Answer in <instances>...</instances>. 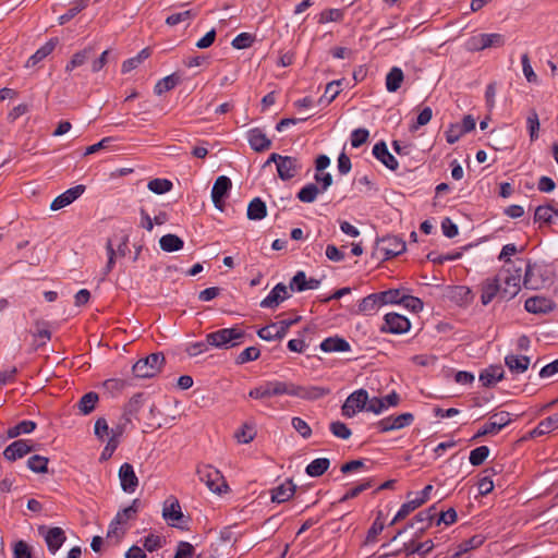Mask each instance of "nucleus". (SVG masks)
Listing matches in <instances>:
<instances>
[{
	"mask_svg": "<svg viewBox=\"0 0 558 558\" xmlns=\"http://www.w3.org/2000/svg\"><path fill=\"white\" fill-rule=\"evenodd\" d=\"M329 392L328 389L322 387L305 388L294 385L290 381L268 380L253 388L248 392V397L253 399H265L276 396L288 395L303 399H318Z\"/></svg>",
	"mask_w": 558,
	"mask_h": 558,
	"instance_id": "f257e3e1",
	"label": "nucleus"
},
{
	"mask_svg": "<svg viewBox=\"0 0 558 558\" xmlns=\"http://www.w3.org/2000/svg\"><path fill=\"white\" fill-rule=\"evenodd\" d=\"M245 333L242 329L223 328L207 335V343L218 349H230L240 344Z\"/></svg>",
	"mask_w": 558,
	"mask_h": 558,
	"instance_id": "f03ea898",
	"label": "nucleus"
},
{
	"mask_svg": "<svg viewBox=\"0 0 558 558\" xmlns=\"http://www.w3.org/2000/svg\"><path fill=\"white\" fill-rule=\"evenodd\" d=\"M522 267H507L504 268L496 278L500 279L501 286V298L512 299L520 291L522 280Z\"/></svg>",
	"mask_w": 558,
	"mask_h": 558,
	"instance_id": "7ed1b4c3",
	"label": "nucleus"
},
{
	"mask_svg": "<svg viewBox=\"0 0 558 558\" xmlns=\"http://www.w3.org/2000/svg\"><path fill=\"white\" fill-rule=\"evenodd\" d=\"M505 43L506 39L502 34L482 33L471 36L465 43V49L471 52H477L488 48H500Z\"/></svg>",
	"mask_w": 558,
	"mask_h": 558,
	"instance_id": "20e7f679",
	"label": "nucleus"
},
{
	"mask_svg": "<svg viewBox=\"0 0 558 558\" xmlns=\"http://www.w3.org/2000/svg\"><path fill=\"white\" fill-rule=\"evenodd\" d=\"M163 364L165 356L162 353H151L147 357L138 360L133 365V373L140 378L154 377L161 371Z\"/></svg>",
	"mask_w": 558,
	"mask_h": 558,
	"instance_id": "39448f33",
	"label": "nucleus"
},
{
	"mask_svg": "<svg viewBox=\"0 0 558 558\" xmlns=\"http://www.w3.org/2000/svg\"><path fill=\"white\" fill-rule=\"evenodd\" d=\"M401 536L402 533H399L391 539L389 546H391L392 548L389 553H386V557L390 555L396 556L399 555L400 553H405L407 556L414 553H417L420 555H426L434 548V543L430 539L418 543L414 541H410L409 543L402 542V547H398L399 538Z\"/></svg>",
	"mask_w": 558,
	"mask_h": 558,
	"instance_id": "423d86ee",
	"label": "nucleus"
},
{
	"mask_svg": "<svg viewBox=\"0 0 558 558\" xmlns=\"http://www.w3.org/2000/svg\"><path fill=\"white\" fill-rule=\"evenodd\" d=\"M197 475L210 492L221 494L228 489V485L220 471L211 465H201L197 468Z\"/></svg>",
	"mask_w": 558,
	"mask_h": 558,
	"instance_id": "0eeeda50",
	"label": "nucleus"
},
{
	"mask_svg": "<svg viewBox=\"0 0 558 558\" xmlns=\"http://www.w3.org/2000/svg\"><path fill=\"white\" fill-rule=\"evenodd\" d=\"M299 320L300 317H296L294 319H283L278 324H270L260 328L257 331V335L259 338L266 341L282 339L287 335L289 328Z\"/></svg>",
	"mask_w": 558,
	"mask_h": 558,
	"instance_id": "6e6552de",
	"label": "nucleus"
},
{
	"mask_svg": "<svg viewBox=\"0 0 558 558\" xmlns=\"http://www.w3.org/2000/svg\"><path fill=\"white\" fill-rule=\"evenodd\" d=\"M368 400V393L364 389H359L352 392L342 405V414L347 417L354 416L357 412L364 410L366 401Z\"/></svg>",
	"mask_w": 558,
	"mask_h": 558,
	"instance_id": "1a4fd4ad",
	"label": "nucleus"
},
{
	"mask_svg": "<svg viewBox=\"0 0 558 558\" xmlns=\"http://www.w3.org/2000/svg\"><path fill=\"white\" fill-rule=\"evenodd\" d=\"M302 170V162L299 158L292 156H283L277 166L278 177L282 181H289L295 178Z\"/></svg>",
	"mask_w": 558,
	"mask_h": 558,
	"instance_id": "9d476101",
	"label": "nucleus"
},
{
	"mask_svg": "<svg viewBox=\"0 0 558 558\" xmlns=\"http://www.w3.org/2000/svg\"><path fill=\"white\" fill-rule=\"evenodd\" d=\"M232 186L231 180L226 175H220L216 179L211 189V199L216 208L222 210L225 198L228 196Z\"/></svg>",
	"mask_w": 558,
	"mask_h": 558,
	"instance_id": "9b49d317",
	"label": "nucleus"
},
{
	"mask_svg": "<svg viewBox=\"0 0 558 558\" xmlns=\"http://www.w3.org/2000/svg\"><path fill=\"white\" fill-rule=\"evenodd\" d=\"M510 414L508 412H500L497 414H494L489 422L486 423L475 435V438L482 437L485 435H493L497 434L499 430H501L505 426H507L510 423Z\"/></svg>",
	"mask_w": 558,
	"mask_h": 558,
	"instance_id": "f8f14e48",
	"label": "nucleus"
},
{
	"mask_svg": "<svg viewBox=\"0 0 558 558\" xmlns=\"http://www.w3.org/2000/svg\"><path fill=\"white\" fill-rule=\"evenodd\" d=\"M85 191L84 185H76L63 192L61 195L57 196L52 203L50 204L51 210H59L68 205L72 204L75 199H77Z\"/></svg>",
	"mask_w": 558,
	"mask_h": 558,
	"instance_id": "ddd939ff",
	"label": "nucleus"
},
{
	"mask_svg": "<svg viewBox=\"0 0 558 558\" xmlns=\"http://www.w3.org/2000/svg\"><path fill=\"white\" fill-rule=\"evenodd\" d=\"M119 478L121 488L125 493H134L138 486V478L134 472L133 465L123 463L119 469Z\"/></svg>",
	"mask_w": 558,
	"mask_h": 558,
	"instance_id": "4468645a",
	"label": "nucleus"
},
{
	"mask_svg": "<svg viewBox=\"0 0 558 558\" xmlns=\"http://www.w3.org/2000/svg\"><path fill=\"white\" fill-rule=\"evenodd\" d=\"M31 451H33V446L31 445V441L26 439H19L13 441L4 449L3 457L8 461H15L17 459L23 458Z\"/></svg>",
	"mask_w": 558,
	"mask_h": 558,
	"instance_id": "2eb2a0df",
	"label": "nucleus"
},
{
	"mask_svg": "<svg viewBox=\"0 0 558 558\" xmlns=\"http://www.w3.org/2000/svg\"><path fill=\"white\" fill-rule=\"evenodd\" d=\"M162 518L171 525L178 526V522L183 518L181 506L175 497H169L162 508Z\"/></svg>",
	"mask_w": 558,
	"mask_h": 558,
	"instance_id": "dca6fc26",
	"label": "nucleus"
},
{
	"mask_svg": "<svg viewBox=\"0 0 558 558\" xmlns=\"http://www.w3.org/2000/svg\"><path fill=\"white\" fill-rule=\"evenodd\" d=\"M137 411L138 399L134 398L129 402L128 407L125 408L124 413L121 417V422L114 428L111 429V437H116V439L119 440V437L124 433L126 426L132 423V418Z\"/></svg>",
	"mask_w": 558,
	"mask_h": 558,
	"instance_id": "f3484780",
	"label": "nucleus"
},
{
	"mask_svg": "<svg viewBox=\"0 0 558 558\" xmlns=\"http://www.w3.org/2000/svg\"><path fill=\"white\" fill-rule=\"evenodd\" d=\"M290 296L288 287L283 283H278L269 292V294L260 302L264 308H276L280 303Z\"/></svg>",
	"mask_w": 558,
	"mask_h": 558,
	"instance_id": "a211bd4d",
	"label": "nucleus"
},
{
	"mask_svg": "<svg viewBox=\"0 0 558 558\" xmlns=\"http://www.w3.org/2000/svg\"><path fill=\"white\" fill-rule=\"evenodd\" d=\"M525 310L533 314H547L555 308V303L545 296L536 295L529 298L524 304Z\"/></svg>",
	"mask_w": 558,
	"mask_h": 558,
	"instance_id": "6ab92c4d",
	"label": "nucleus"
},
{
	"mask_svg": "<svg viewBox=\"0 0 558 558\" xmlns=\"http://www.w3.org/2000/svg\"><path fill=\"white\" fill-rule=\"evenodd\" d=\"M411 327L410 320L397 313H386V331L391 333H404Z\"/></svg>",
	"mask_w": 558,
	"mask_h": 558,
	"instance_id": "aec40b11",
	"label": "nucleus"
},
{
	"mask_svg": "<svg viewBox=\"0 0 558 558\" xmlns=\"http://www.w3.org/2000/svg\"><path fill=\"white\" fill-rule=\"evenodd\" d=\"M523 286L532 290L541 289L544 286L541 267L530 263L526 265Z\"/></svg>",
	"mask_w": 558,
	"mask_h": 558,
	"instance_id": "412c9836",
	"label": "nucleus"
},
{
	"mask_svg": "<svg viewBox=\"0 0 558 558\" xmlns=\"http://www.w3.org/2000/svg\"><path fill=\"white\" fill-rule=\"evenodd\" d=\"M501 295V284L499 278H488L481 286V302L487 305L497 295Z\"/></svg>",
	"mask_w": 558,
	"mask_h": 558,
	"instance_id": "4be33fe9",
	"label": "nucleus"
},
{
	"mask_svg": "<svg viewBox=\"0 0 558 558\" xmlns=\"http://www.w3.org/2000/svg\"><path fill=\"white\" fill-rule=\"evenodd\" d=\"M45 542L47 544L48 550L54 555L60 547L65 542V533L61 527H50L46 531L45 535Z\"/></svg>",
	"mask_w": 558,
	"mask_h": 558,
	"instance_id": "5701e85b",
	"label": "nucleus"
},
{
	"mask_svg": "<svg viewBox=\"0 0 558 558\" xmlns=\"http://www.w3.org/2000/svg\"><path fill=\"white\" fill-rule=\"evenodd\" d=\"M247 141L255 151H264L271 146V141L260 129H252L247 132Z\"/></svg>",
	"mask_w": 558,
	"mask_h": 558,
	"instance_id": "b1692460",
	"label": "nucleus"
},
{
	"mask_svg": "<svg viewBox=\"0 0 558 558\" xmlns=\"http://www.w3.org/2000/svg\"><path fill=\"white\" fill-rule=\"evenodd\" d=\"M58 43V38L49 39L44 46L37 49L36 52L27 59L25 68L36 66L40 61L47 58L54 50Z\"/></svg>",
	"mask_w": 558,
	"mask_h": 558,
	"instance_id": "393cba45",
	"label": "nucleus"
},
{
	"mask_svg": "<svg viewBox=\"0 0 558 558\" xmlns=\"http://www.w3.org/2000/svg\"><path fill=\"white\" fill-rule=\"evenodd\" d=\"M414 421L412 413L386 416V432L401 429L410 426Z\"/></svg>",
	"mask_w": 558,
	"mask_h": 558,
	"instance_id": "a878e982",
	"label": "nucleus"
},
{
	"mask_svg": "<svg viewBox=\"0 0 558 558\" xmlns=\"http://www.w3.org/2000/svg\"><path fill=\"white\" fill-rule=\"evenodd\" d=\"M294 492L295 485L292 481H286L283 484L272 489L271 500L278 504L284 502L294 495Z\"/></svg>",
	"mask_w": 558,
	"mask_h": 558,
	"instance_id": "bb28decb",
	"label": "nucleus"
},
{
	"mask_svg": "<svg viewBox=\"0 0 558 558\" xmlns=\"http://www.w3.org/2000/svg\"><path fill=\"white\" fill-rule=\"evenodd\" d=\"M384 305V292L371 294L360 303V311L365 314L377 312Z\"/></svg>",
	"mask_w": 558,
	"mask_h": 558,
	"instance_id": "cd10ccee",
	"label": "nucleus"
},
{
	"mask_svg": "<svg viewBox=\"0 0 558 558\" xmlns=\"http://www.w3.org/2000/svg\"><path fill=\"white\" fill-rule=\"evenodd\" d=\"M504 369L501 366H489L484 369L480 375V380L483 386L490 387L504 378Z\"/></svg>",
	"mask_w": 558,
	"mask_h": 558,
	"instance_id": "c85d7f7f",
	"label": "nucleus"
},
{
	"mask_svg": "<svg viewBox=\"0 0 558 558\" xmlns=\"http://www.w3.org/2000/svg\"><path fill=\"white\" fill-rule=\"evenodd\" d=\"M403 82L404 73L398 66L391 68L388 74H386V89L390 93H396L400 89Z\"/></svg>",
	"mask_w": 558,
	"mask_h": 558,
	"instance_id": "c756f323",
	"label": "nucleus"
},
{
	"mask_svg": "<svg viewBox=\"0 0 558 558\" xmlns=\"http://www.w3.org/2000/svg\"><path fill=\"white\" fill-rule=\"evenodd\" d=\"M407 244L400 236H386V259L398 256L405 252Z\"/></svg>",
	"mask_w": 558,
	"mask_h": 558,
	"instance_id": "7c9ffc66",
	"label": "nucleus"
},
{
	"mask_svg": "<svg viewBox=\"0 0 558 558\" xmlns=\"http://www.w3.org/2000/svg\"><path fill=\"white\" fill-rule=\"evenodd\" d=\"M558 428V412L543 420L531 433V437H538Z\"/></svg>",
	"mask_w": 558,
	"mask_h": 558,
	"instance_id": "2f4dec72",
	"label": "nucleus"
},
{
	"mask_svg": "<svg viewBox=\"0 0 558 558\" xmlns=\"http://www.w3.org/2000/svg\"><path fill=\"white\" fill-rule=\"evenodd\" d=\"M505 363L508 368L517 374L524 373L530 365V357L525 355H507L505 359Z\"/></svg>",
	"mask_w": 558,
	"mask_h": 558,
	"instance_id": "473e14b6",
	"label": "nucleus"
},
{
	"mask_svg": "<svg viewBox=\"0 0 558 558\" xmlns=\"http://www.w3.org/2000/svg\"><path fill=\"white\" fill-rule=\"evenodd\" d=\"M94 49L92 47H86L77 52H75L71 60L66 63L64 70L70 73L74 69L83 65L93 54Z\"/></svg>",
	"mask_w": 558,
	"mask_h": 558,
	"instance_id": "72a5a7b5",
	"label": "nucleus"
},
{
	"mask_svg": "<svg viewBox=\"0 0 558 558\" xmlns=\"http://www.w3.org/2000/svg\"><path fill=\"white\" fill-rule=\"evenodd\" d=\"M320 349L325 352H345L350 350V344L342 338L330 337L320 343Z\"/></svg>",
	"mask_w": 558,
	"mask_h": 558,
	"instance_id": "f704fd0d",
	"label": "nucleus"
},
{
	"mask_svg": "<svg viewBox=\"0 0 558 558\" xmlns=\"http://www.w3.org/2000/svg\"><path fill=\"white\" fill-rule=\"evenodd\" d=\"M267 215L266 204L258 197L250 202L247 206V218L250 220H260Z\"/></svg>",
	"mask_w": 558,
	"mask_h": 558,
	"instance_id": "c9c22d12",
	"label": "nucleus"
},
{
	"mask_svg": "<svg viewBox=\"0 0 558 558\" xmlns=\"http://www.w3.org/2000/svg\"><path fill=\"white\" fill-rule=\"evenodd\" d=\"M159 245L165 252H177L183 248L184 242L178 235L169 233L160 238Z\"/></svg>",
	"mask_w": 558,
	"mask_h": 558,
	"instance_id": "e433bc0d",
	"label": "nucleus"
},
{
	"mask_svg": "<svg viewBox=\"0 0 558 558\" xmlns=\"http://www.w3.org/2000/svg\"><path fill=\"white\" fill-rule=\"evenodd\" d=\"M99 397L96 392H87L80 399L77 408L82 414L87 415L95 409Z\"/></svg>",
	"mask_w": 558,
	"mask_h": 558,
	"instance_id": "4c0bfd02",
	"label": "nucleus"
},
{
	"mask_svg": "<svg viewBox=\"0 0 558 558\" xmlns=\"http://www.w3.org/2000/svg\"><path fill=\"white\" fill-rule=\"evenodd\" d=\"M330 461L327 458H317L306 466V474L312 477L323 475L329 468Z\"/></svg>",
	"mask_w": 558,
	"mask_h": 558,
	"instance_id": "58836bf2",
	"label": "nucleus"
},
{
	"mask_svg": "<svg viewBox=\"0 0 558 558\" xmlns=\"http://www.w3.org/2000/svg\"><path fill=\"white\" fill-rule=\"evenodd\" d=\"M149 56H150L149 48L142 49L135 57L130 58L122 63V69H121L122 73H129L132 70L136 69Z\"/></svg>",
	"mask_w": 558,
	"mask_h": 558,
	"instance_id": "ea45409f",
	"label": "nucleus"
},
{
	"mask_svg": "<svg viewBox=\"0 0 558 558\" xmlns=\"http://www.w3.org/2000/svg\"><path fill=\"white\" fill-rule=\"evenodd\" d=\"M140 505V500L134 499L129 507L119 511L114 519L117 520L118 523H122L123 525H125L128 521L135 519Z\"/></svg>",
	"mask_w": 558,
	"mask_h": 558,
	"instance_id": "a19ab883",
	"label": "nucleus"
},
{
	"mask_svg": "<svg viewBox=\"0 0 558 558\" xmlns=\"http://www.w3.org/2000/svg\"><path fill=\"white\" fill-rule=\"evenodd\" d=\"M36 428L33 421H22L7 430L9 438H15L22 434H31Z\"/></svg>",
	"mask_w": 558,
	"mask_h": 558,
	"instance_id": "79ce46f5",
	"label": "nucleus"
},
{
	"mask_svg": "<svg viewBox=\"0 0 558 558\" xmlns=\"http://www.w3.org/2000/svg\"><path fill=\"white\" fill-rule=\"evenodd\" d=\"M320 192L317 184L308 183L299 191L298 198L303 203H313Z\"/></svg>",
	"mask_w": 558,
	"mask_h": 558,
	"instance_id": "37998d69",
	"label": "nucleus"
},
{
	"mask_svg": "<svg viewBox=\"0 0 558 558\" xmlns=\"http://www.w3.org/2000/svg\"><path fill=\"white\" fill-rule=\"evenodd\" d=\"M179 82L180 78L175 74L168 75L157 82V84L155 85V93L157 95H161L166 92H169L172 88H174L179 84Z\"/></svg>",
	"mask_w": 558,
	"mask_h": 558,
	"instance_id": "c03bdc74",
	"label": "nucleus"
},
{
	"mask_svg": "<svg viewBox=\"0 0 558 558\" xmlns=\"http://www.w3.org/2000/svg\"><path fill=\"white\" fill-rule=\"evenodd\" d=\"M48 462V458L35 454L28 458L27 466L35 473H47Z\"/></svg>",
	"mask_w": 558,
	"mask_h": 558,
	"instance_id": "a18cd8bd",
	"label": "nucleus"
},
{
	"mask_svg": "<svg viewBox=\"0 0 558 558\" xmlns=\"http://www.w3.org/2000/svg\"><path fill=\"white\" fill-rule=\"evenodd\" d=\"M380 511L378 512V515L376 520L374 521L373 525L367 532L365 545L374 544L377 541L378 535L384 531V520L380 518Z\"/></svg>",
	"mask_w": 558,
	"mask_h": 558,
	"instance_id": "49530a36",
	"label": "nucleus"
},
{
	"mask_svg": "<svg viewBox=\"0 0 558 558\" xmlns=\"http://www.w3.org/2000/svg\"><path fill=\"white\" fill-rule=\"evenodd\" d=\"M340 81H332L326 85L325 93L319 99V104H330L340 93Z\"/></svg>",
	"mask_w": 558,
	"mask_h": 558,
	"instance_id": "de8ad7c7",
	"label": "nucleus"
},
{
	"mask_svg": "<svg viewBox=\"0 0 558 558\" xmlns=\"http://www.w3.org/2000/svg\"><path fill=\"white\" fill-rule=\"evenodd\" d=\"M534 217L536 221L550 223L555 217H558V210L553 209L550 206H538Z\"/></svg>",
	"mask_w": 558,
	"mask_h": 558,
	"instance_id": "09e8293b",
	"label": "nucleus"
},
{
	"mask_svg": "<svg viewBox=\"0 0 558 558\" xmlns=\"http://www.w3.org/2000/svg\"><path fill=\"white\" fill-rule=\"evenodd\" d=\"M147 187L155 194H163L172 189V182L168 179H154L148 182Z\"/></svg>",
	"mask_w": 558,
	"mask_h": 558,
	"instance_id": "8fccbe9b",
	"label": "nucleus"
},
{
	"mask_svg": "<svg viewBox=\"0 0 558 558\" xmlns=\"http://www.w3.org/2000/svg\"><path fill=\"white\" fill-rule=\"evenodd\" d=\"M196 15V12L192 10H185L182 12L173 13L169 15L166 20V23L170 26L178 25L183 22L191 21Z\"/></svg>",
	"mask_w": 558,
	"mask_h": 558,
	"instance_id": "3c124183",
	"label": "nucleus"
},
{
	"mask_svg": "<svg viewBox=\"0 0 558 558\" xmlns=\"http://www.w3.org/2000/svg\"><path fill=\"white\" fill-rule=\"evenodd\" d=\"M526 124L530 132V138L531 141H535L538 137V131H539V119L538 114L535 110H531L527 118H526Z\"/></svg>",
	"mask_w": 558,
	"mask_h": 558,
	"instance_id": "603ef678",
	"label": "nucleus"
},
{
	"mask_svg": "<svg viewBox=\"0 0 558 558\" xmlns=\"http://www.w3.org/2000/svg\"><path fill=\"white\" fill-rule=\"evenodd\" d=\"M126 529L122 523H118L116 519L109 525L107 537L109 539H114L116 543H119L121 538L124 536Z\"/></svg>",
	"mask_w": 558,
	"mask_h": 558,
	"instance_id": "864d4df0",
	"label": "nucleus"
},
{
	"mask_svg": "<svg viewBox=\"0 0 558 558\" xmlns=\"http://www.w3.org/2000/svg\"><path fill=\"white\" fill-rule=\"evenodd\" d=\"M260 351L256 347H248L243 350L236 357V364H244L251 361H255L259 357Z\"/></svg>",
	"mask_w": 558,
	"mask_h": 558,
	"instance_id": "5fc2aeb1",
	"label": "nucleus"
},
{
	"mask_svg": "<svg viewBox=\"0 0 558 558\" xmlns=\"http://www.w3.org/2000/svg\"><path fill=\"white\" fill-rule=\"evenodd\" d=\"M521 63H522V71H523V74H524L526 81L529 83H535V84L538 83V76L534 72V70L531 65V62H530V58L526 53L522 54Z\"/></svg>",
	"mask_w": 558,
	"mask_h": 558,
	"instance_id": "6e6d98bb",
	"label": "nucleus"
},
{
	"mask_svg": "<svg viewBox=\"0 0 558 558\" xmlns=\"http://www.w3.org/2000/svg\"><path fill=\"white\" fill-rule=\"evenodd\" d=\"M488 454H489V448L486 446H481L471 451L469 459H470L471 464L480 465L486 460Z\"/></svg>",
	"mask_w": 558,
	"mask_h": 558,
	"instance_id": "4d7b16f0",
	"label": "nucleus"
},
{
	"mask_svg": "<svg viewBox=\"0 0 558 558\" xmlns=\"http://www.w3.org/2000/svg\"><path fill=\"white\" fill-rule=\"evenodd\" d=\"M87 3L85 0H82L71 9H69L64 14L59 16L58 21L60 25H63L71 21L74 16H76L81 11H83L86 8Z\"/></svg>",
	"mask_w": 558,
	"mask_h": 558,
	"instance_id": "13d9d810",
	"label": "nucleus"
},
{
	"mask_svg": "<svg viewBox=\"0 0 558 558\" xmlns=\"http://www.w3.org/2000/svg\"><path fill=\"white\" fill-rule=\"evenodd\" d=\"M13 558H33L31 546L24 541H17L13 546Z\"/></svg>",
	"mask_w": 558,
	"mask_h": 558,
	"instance_id": "bf43d9fd",
	"label": "nucleus"
},
{
	"mask_svg": "<svg viewBox=\"0 0 558 558\" xmlns=\"http://www.w3.org/2000/svg\"><path fill=\"white\" fill-rule=\"evenodd\" d=\"M256 433L254 428L250 425H244L240 430L235 433V438L240 444H248L251 442Z\"/></svg>",
	"mask_w": 558,
	"mask_h": 558,
	"instance_id": "052dcab7",
	"label": "nucleus"
},
{
	"mask_svg": "<svg viewBox=\"0 0 558 558\" xmlns=\"http://www.w3.org/2000/svg\"><path fill=\"white\" fill-rule=\"evenodd\" d=\"M293 428L303 437L308 438L312 435L310 425L301 417H293L291 421Z\"/></svg>",
	"mask_w": 558,
	"mask_h": 558,
	"instance_id": "680f3d73",
	"label": "nucleus"
},
{
	"mask_svg": "<svg viewBox=\"0 0 558 558\" xmlns=\"http://www.w3.org/2000/svg\"><path fill=\"white\" fill-rule=\"evenodd\" d=\"M290 289L292 291L302 292L306 290V275L304 271H298L290 282Z\"/></svg>",
	"mask_w": 558,
	"mask_h": 558,
	"instance_id": "e2e57ef3",
	"label": "nucleus"
},
{
	"mask_svg": "<svg viewBox=\"0 0 558 558\" xmlns=\"http://www.w3.org/2000/svg\"><path fill=\"white\" fill-rule=\"evenodd\" d=\"M163 539L159 535L149 534L144 538L143 546L149 553L159 549L162 546Z\"/></svg>",
	"mask_w": 558,
	"mask_h": 558,
	"instance_id": "0e129e2a",
	"label": "nucleus"
},
{
	"mask_svg": "<svg viewBox=\"0 0 558 558\" xmlns=\"http://www.w3.org/2000/svg\"><path fill=\"white\" fill-rule=\"evenodd\" d=\"M254 39L248 33H241L232 40V47L235 49H245L252 46Z\"/></svg>",
	"mask_w": 558,
	"mask_h": 558,
	"instance_id": "69168bd1",
	"label": "nucleus"
},
{
	"mask_svg": "<svg viewBox=\"0 0 558 558\" xmlns=\"http://www.w3.org/2000/svg\"><path fill=\"white\" fill-rule=\"evenodd\" d=\"M331 433L341 439H348L351 436L350 428L342 422H333L330 424Z\"/></svg>",
	"mask_w": 558,
	"mask_h": 558,
	"instance_id": "338daca9",
	"label": "nucleus"
},
{
	"mask_svg": "<svg viewBox=\"0 0 558 558\" xmlns=\"http://www.w3.org/2000/svg\"><path fill=\"white\" fill-rule=\"evenodd\" d=\"M368 131L366 129H356L351 134V145L354 148L362 146L368 138Z\"/></svg>",
	"mask_w": 558,
	"mask_h": 558,
	"instance_id": "774afa93",
	"label": "nucleus"
}]
</instances>
